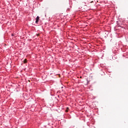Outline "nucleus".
Wrapping results in <instances>:
<instances>
[{
    "label": "nucleus",
    "instance_id": "f257e3e1",
    "mask_svg": "<svg viewBox=\"0 0 128 128\" xmlns=\"http://www.w3.org/2000/svg\"><path fill=\"white\" fill-rule=\"evenodd\" d=\"M39 20H40V16H38L36 18V24H38Z\"/></svg>",
    "mask_w": 128,
    "mask_h": 128
},
{
    "label": "nucleus",
    "instance_id": "f03ea898",
    "mask_svg": "<svg viewBox=\"0 0 128 128\" xmlns=\"http://www.w3.org/2000/svg\"><path fill=\"white\" fill-rule=\"evenodd\" d=\"M24 64H26V59H24Z\"/></svg>",
    "mask_w": 128,
    "mask_h": 128
},
{
    "label": "nucleus",
    "instance_id": "7ed1b4c3",
    "mask_svg": "<svg viewBox=\"0 0 128 128\" xmlns=\"http://www.w3.org/2000/svg\"><path fill=\"white\" fill-rule=\"evenodd\" d=\"M68 110H69L68 108H67L66 110V112H68Z\"/></svg>",
    "mask_w": 128,
    "mask_h": 128
},
{
    "label": "nucleus",
    "instance_id": "20e7f679",
    "mask_svg": "<svg viewBox=\"0 0 128 128\" xmlns=\"http://www.w3.org/2000/svg\"><path fill=\"white\" fill-rule=\"evenodd\" d=\"M37 36H40V34H38Z\"/></svg>",
    "mask_w": 128,
    "mask_h": 128
},
{
    "label": "nucleus",
    "instance_id": "39448f33",
    "mask_svg": "<svg viewBox=\"0 0 128 128\" xmlns=\"http://www.w3.org/2000/svg\"><path fill=\"white\" fill-rule=\"evenodd\" d=\"M91 2V3H92V2H92H92Z\"/></svg>",
    "mask_w": 128,
    "mask_h": 128
},
{
    "label": "nucleus",
    "instance_id": "423d86ee",
    "mask_svg": "<svg viewBox=\"0 0 128 128\" xmlns=\"http://www.w3.org/2000/svg\"><path fill=\"white\" fill-rule=\"evenodd\" d=\"M12 36H14V34H12Z\"/></svg>",
    "mask_w": 128,
    "mask_h": 128
}]
</instances>
